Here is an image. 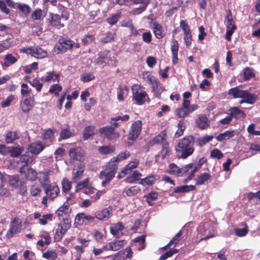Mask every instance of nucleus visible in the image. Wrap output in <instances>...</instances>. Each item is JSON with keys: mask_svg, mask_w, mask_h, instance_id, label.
I'll return each instance as SVG.
<instances>
[{"mask_svg": "<svg viewBox=\"0 0 260 260\" xmlns=\"http://www.w3.org/2000/svg\"><path fill=\"white\" fill-rule=\"evenodd\" d=\"M84 151L80 147L71 148L69 152L71 161H83L84 160Z\"/></svg>", "mask_w": 260, "mask_h": 260, "instance_id": "1a4fd4ad", "label": "nucleus"}, {"mask_svg": "<svg viewBox=\"0 0 260 260\" xmlns=\"http://www.w3.org/2000/svg\"><path fill=\"white\" fill-rule=\"evenodd\" d=\"M151 28L155 37L157 39H161L165 36V34L163 33L162 26L157 21H155L153 22Z\"/></svg>", "mask_w": 260, "mask_h": 260, "instance_id": "4be33fe9", "label": "nucleus"}, {"mask_svg": "<svg viewBox=\"0 0 260 260\" xmlns=\"http://www.w3.org/2000/svg\"><path fill=\"white\" fill-rule=\"evenodd\" d=\"M95 37L92 35H86L82 39V43L84 46H87L92 42L94 41Z\"/></svg>", "mask_w": 260, "mask_h": 260, "instance_id": "052dcab7", "label": "nucleus"}, {"mask_svg": "<svg viewBox=\"0 0 260 260\" xmlns=\"http://www.w3.org/2000/svg\"><path fill=\"white\" fill-rule=\"evenodd\" d=\"M24 149L21 147L11 146L10 149V155L13 157H17L21 155Z\"/></svg>", "mask_w": 260, "mask_h": 260, "instance_id": "37998d69", "label": "nucleus"}, {"mask_svg": "<svg viewBox=\"0 0 260 260\" xmlns=\"http://www.w3.org/2000/svg\"><path fill=\"white\" fill-rule=\"evenodd\" d=\"M151 86L155 97L159 99L160 98L161 92L165 90L164 87L161 86L158 80L151 85Z\"/></svg>", "mask_w": 260, "mask_h": 260, "instance_id": "473e14b6", "label": "nucleus"}, {"mask_svg": "<svg viewBox=\"0 0 260 260\" xmlns=\"http://www.w3.org/2000/svg\"><path fill=\"white\" fill-rule=\"evenodd\" d=\"M73 46L74 42L72 40L62 38L55 44L54 49L57 51V54L63 53L68 50L71 49Z\"/></svg>", "mask_w": 260, "mask_h": 260, "instance_id": "7ed1b4c3", "label": "nucleus"}, {"mask_svg": "<svg viewBox=\"0 0 260 260\" xmlns=\"http://www.w3.org/2000/svg\"><path fill=\"white\" fill-rule=\"evenodd\" d=\"M115 173L108 171H102L99 175V178L104 180L102 182V185L105 186L106 184L109 183L114 177Z\"/></svg>", "mask_w": 260, "mask_h": 260, "instance_id": "dca6fc26", "label": "nucleus"}, {"mask_svg": "<svg viewBox=\"0 0 260 260\" xmlns=\"http://www.w3.org/2000/svg\"><path fill=\"white\" fill-rule=\"evenodd\" d=\"M171 52L172 53V62L176 64L178 62V52L179 50V44L178 41L175 39L174 36L171 39Z\"/></svg>", "mask_w": 260, "mask_h": 260, "instance_id": "ddd939ff", "label": "nucleus"}, {"mask_svg": "<svg viewBox=\"0 0 260 260\" xmlns=\"http://www.w3.org/2000/svg\"><path fill=\"white\" fill-rule=\"evenodd\" d=\"M158 193L156 191H151L145 196L146 200L149 205H153V201L157 199Z\"/></svg>", "mask_w": 260, "mask_h": 260, "instance_id": "de8ad7c7", "label": "nucleus"}, {"mask_svg": "<svg viewBox=\"0 0 260 260\" xmlns=\"http://www.w3.org/2000/svg\"><path fill=\"white\" fill-rule=\"evenodd\" d=\"M69 207V205L64 203L56 211L55 215L59 219H64V217L70 212Z\"/></svg>", "mask_w": 260, "mask_h": 260, "instance_id": "a878e982", "label": "nucleus"}, {"mask_svg": "<svg viewBox=\"0 0 260 260\" xmlns=\"http://www.w3.org/2000/svg\"><path fill=\"white\" fill-rule=\"evenodd\" d=\"M159 178V176L157 175H151L142 179L138 183L144 186L146 185L151 186L153 185Z\"/></svg>", "mask_w": 260, "mask_h": 260, "instance_id": "412c9836", "label": "nucleus"}, {"mask_svg": "<svg viewBox=\"0 0 260 260\" xmlns=\"http://www.w3.org/2000/svg\"><path fill=\"white\" fill-rule=\"evenodd\" d=\"M124 226L122 222H118L110 228L111 233L116 238H119L123 235Z\"/></svg>", "mask_w": 260, "mask_h": 260, "instance_id": "f3484780", "label": "nucleus"}, {"mask_svg": "<svg viewBox=\"0 0 260 260\" xmlns=\"http://www.w3.org/2000/svg\"><path fill=\"white\" fill-rule=\"evenodd\" d=\"M7 3L5 0H0V11L2 13L6 14L9 15L10 13V10L7 6Z\"/></svg>", "mask_w": 260, "mask_h": 260, "instance_id": "338daca9", "label": "nucleus"}, {"mask_svg": "<svg viewBox=\"0 0 260 260\" xmlns=\"http://www.w3.org/2000/svg\"><path fill=\"white\" fill-rule=\"evenodd\" d=\"M126 243L125 240H117L110 242L112 251H117L124 246Z\"/></svg>", "mask_w": 260, "mask_h": 260, "instance_id": "ea45409f", "label": "nucleus"}, {"mask_svg": "<svg viewBox=\"0 0 260 260\" xmlns=\"http://www.w3.org/2000/svg\"><path fill=\"white\" fill-rule=\"evenodd\" d=\"M112 214V209L108 207L104 208L101 211L96 213L94 218L102 221H106L108 220Z\"/></svg>", "mask_w": 260, "mask_h": 260, "instance_id": "6ab92c4d", "label": "nucleus"}, {"mask_svg": "<svg viewBox=\"0 0 260 260\" xmlns=\"http://www.w3.org/2000/svg\"><path fill=\"white\" fill-rule=\"evenodd\" d=\"M89 183V180L88 178H86L83 181L79 182L75 186V192H79L84 188L87 189L92 188L91 187L88 186Z\"/></svg>", "mask_w": 260, "mask_h": 260, "instance_id": "79ce46f5", "label": "nucleus"}, {"mask_svg": "<svg viewBox=\"0 0 260 260\" xmlns=\"http://www.w3.org/2000/svg\"><path fill=\"white\" fill-rule=\"evenodd\" d=\"M22 224L20 219L14 217L12 220L10 228L6 233V236L7 238L12 237L15 234L19 233L21 232Z\"/></svg>", "mask_w": 260, "mask_h": 260, "instance_id": "0eeeda50", "label": "nucleus"}, {"mask_svg": "<svg viewBox=\"0 0 260 260\" xmlns=\"http://www.w3.org/2000/svg\"><path fill=\"white\" fill-rule=\"evenodd\" d=\"M19 172L21 174H24L25 178L31 181H34L38 178L37 172L31 168H24L20 167Z\"/></svg>", "mask_w": 260, "mask_h": 260, "instance_id": "9b49d317", "label": "nucleus"}, {"mask_svg": "<svg viewBox=\"0 0 260 260\" xmlns=\"http://www.w3.org/2000/svg\"><path fill=\"white\" fill-rule=\"evenodd\" d=\"M115 151V147L113 145H105L100 146L98 148L99 152L102 155L111 154Z\"/></svg>", "mask_w": 260, "mask_h": 260, "instance_id": "f704fd0d", "label": "nucleus"}, {"mask_svg": "<svg viewBox=\"0 0 260 260\" xmlns=\"http://www.w3.org/2000/svg\"><path fill=\"white\" fill-rule=\"evenodd\" d=\"M130 156V152L128 150H124L120 152L118 155L114 157L119 162L126 159Z\"/></svg>", "mask_w": 260, "mask_h": 260, "instance_id": "4d7b16f0", "label": "nucleus"}, {"mask_svg": "<svg viewBox=\"0 0 260 260\" xmlns=\"http://www.w3.org/2000/svg\"><path fill=\"white\" fill-rule=\"evenodd\" d=\"M207 161V159L206 157H202L201 158L197 165V166L193 169V170L190 172L191 174V175H195V173L202 167V165L205 163Z\"/></svg>", "mask_w": 260, "mask_h": 260, "instance_id": "bf43d9fd", "label": "nucleus"}, {"mask_svg": "<svg viewBox=\"0 0 260 260\" xmlns=\"http://www.w3.org/2000/svg\"><path fill=\"white\" fill-rule=\"evenodd\" d=\"M99 133L102 136H104L109 140L116 139L118 135L115 132L114 128L110 126H106L99 129Z\"/></svg>", "mask_w": 260, "mask_h": 260, "instance_id": "9d476101", "label": "nucleus"}, {"mask_svg": "<svg viewBox=\"0 0 260 260\" xmlns=\"http://www.w3.org/2000/svg\"><path fill=\"white\" fill-rule=\"evenodd\" d=\"M28 82L32 86L36 88V90L38 92H40L41 90L43 87V83L40 82L37 79H32L31 81H28Z\"/></svg>", "mask_w": 260, "mask_h": 260, "instance_id": "680f3d73", "label": "nucleus"}, {"mask_svg": "<svg viewBox=\"0 0 260 260\" xmlns=\"http://www.w3.org/2000/svg\"><path fill=\"white\" fill-rule=\"evenodd\" d=\"M230 112V116L233 118H235L236 119H240V118H245L246 117V114L244 112L241 110H240L237 107H233L231 108L229 110Z\"/></svg>", "mask_w": 260, "mask_h": 260, "instance_id": "5701e85b", "label": "nucleus"}, {"mask_svg": "<svg viewBox=\"0 0 260 260\" xmlns=\"http://www.w3.org/2000/svg\"><path fill=\"white\" fill-rule=\"evenodd\" d=\"M20 138L19 134L13 131H8L5 136V142L7 144H12Z\"/></svg>", "mask_w": 260, "mask_h": 260, "instance_id": "b1692460", "label": "nucleus"}, {"mask_svg": "<svg viewBox=\"0 0 260 260\" xmlns=\"http://www.w3.org/2000/svg\"><path fill=\"white\" fill-rule=\"evenodd\" d=\"M119 162L113 157L106 164V171L116 173L118 170V163Z\"/></svg>", "mask_w": 260, "mask_h": 260, "instance_id": "cd10ccee", "label": "nucleus"}, {"mask_svg": "<svg viewBox=\"0 0 260 260\" xmlns=\"http://www.w3.org/2000/svg\"><path fill=\"white\" fill-rule=\"evenodd\" d=\"M184 41L186 47L189 48L191 47L192 41L191 31L184 34Z\"/></svg>", "mask_w": 260, "mask_h": 260, "instance_id": "13d9d810", "label": "nucleus"}, {"mask_svg": "<svg viewBox=\"0 0 260 260\" xmlns=\"http://www.w3.org/2000/svg\"><path fill=\"white\" fill-rule=\"evenodd\" d=\"M133 252L130 247H127L125 249L120 250L115 254V257H119L125 255L127 258H131L132 257Z\"/></svg>", "mask_w": 260, "mask_h": 260, "instance_id": "09e8293b", "label": "nucleus"}, {"mask_svg": "<svg viewBox=\"0 0 260 260\" xmlns=\"http://www.w3.org/2000/svg\"><path fill=\"white\" fill-rule=\"evenodd\" d=\"M34 106V99L30 97L26 98L23 102L20 103V107L22 111L25 113H28Z\"/></svg>", "mask_w": 260, "mask_h": 260, "instance_id": "a211bd4d", "label": "nucleus"}, {"mask_svg": "<svg viewBox=\"0 0 260 260\" xmlns=\"http://www.w3.org/2000/svg\"><path fill=\"white\" fill-rule=\"evenodd\" d=\"M42 16V10L40 8L36 9L31 15V18L35 20H40Z\"/></svg>", "mask_w": 260, "mask_h": 260, "instance_id": "774afa93", "label": "nucleus"}, {"mask_svg": "<svg viewBox=\"0 0 260 260\" xmlns=\"http://www.w3.org/2000/svg\"><path fill=\"white\" fill-rule=\"evenodd\" d=\"M62 89V87L61 85L58 84H53L50 86L49 90V92L50 93H53L55 96L59 95V93Z\"/></svg>", "mask_w": 260, "mask_h": 260, "instance_id": "5fc2aeb1", "label": "nucleus"}, {"mask_svg": "<svg viewBox=\"0 0 260 260\" xmlns=\"http://www.w3.org/2000/svg\"><path fill=\"white\" fill-rule=\"evenodd\" d=\"M62 190L63 192H68L72 187V182L67 177H64L61 181Z\"/></svg>", "mask_w": 260, "mask_h": 260, "instance_id": "3c124183", "label": "nucleus"}, {"mask_svg": "<svg viewBox=\"0 0 260 260\" xmlns=\"http://www.w3.org/2000/svg\"><path fill=\"white\" fill-rule=\"evenodd\" d=\"M211 177L210 174L204 172L201 173L197 176L196 179V185H202L205 183L206 181L209 180Z\"/></svg>", "mask_w": 260, "mask_h": 260, "instance_id": "c756f323", "label": "nucleus"}, {"mask_svg": "<svg viewBox=\"0 0 260 260\" xmlns=\"http://www.w3.org/2000/svg\"><path fill=\"white\" fill-rule=\"evenodd\" d=\"M167 134L165 130L161 131L157 135L155 136L150 141V143L153 145L156 144H163L166 141Z\"/></svg>", "mask_w": 260, "mask_h": 260, "instance_id": "393cba45", "label": "nucleus"}, {"mask_svg": "<svg viewBox=\"0 0 260 260\" xmlns=\"http://www.w3.org/2000/svg\"><path fill=\"white\" fill-rule=\"evenodd\" d=\"M241 98L248 100V104H253L256 101L255 95L248 92L246 90H244L241 95Z\"/></svg>", "mask_w": 260, "mask_h": 260, "instance_id": "58836bf2", "label": "nucleus"}, {"mask_svg": "<svg viewBox=\"0 0 260 260\" xmlns=\"http://www.w3.org/2000/svg\"><path fill=\"white\" fill-rule=\"evenodd\" d=\"M141 189L139 187L133 186L125 190V193L128 197H132L136 195L140 191Z\"/></svg>", "mask_w": 260, "mask_h": 260, "instance_id": "6e6d98bb", "label": "nucleus"}, {"mask_svg": "<svg viewBox=\"0 0 260 260\" xmlns=\"http://www.w3.org/2000/svg\"><path fill=\"white\" fill-rule=\"evenodd\" d=\"M8 6L19 11L25 16H27L31 12V8L26 4L21 3H15L12 0H5Z\"/></svg>", "mask_w": 260, "mask_h": 260, "instance_id": "423d86ee", "label": "nucleus"}, {"mask_svg": "<svg viewBox=\"0 0 260 260\" xmlns=\"http://www.w3.org/2000/svg\"><path fill=\"white\" fill-rule=\"evenodd\" d=\"M49 22L50 25L58 28L64 26V24L61 22L60 16L57 14L50 13Z\"/></svg>", "mask_w": 260, "mask_h": 260, "instance_id": "4468645a", "label": "nucleus"}, {"mask_svg": "<svg viewBox=\"0 0 260 260\" xmlns=\"http://www.w3.org/2000/svg\"><path fill=\"white\" fill-rule=\"evenodd\" d=\"M213 138V137L212 136L206 135L203 138L198 139L196 141V143H197L198 145L202 147L205 145L206 143L211 141Z\"/></svg>", "mask_w": 260, "mask_h": 260, "instance_id": "864d4df0", "label": "nucleus"}, {"mask_svg": "<svg viewBox=\"0 0 260 260\" xmlns=\"http://www.w3.org/2000/svg\"><path fill=\"white\" fill-rule=\"evenodd\" d=\"M75 171V170L74 169L73 171L72 179L74 182H76L81 178L84 171V167L82 165L79 166L77 170L76 171Z\"/></svg>", "mask_w": 260, "mask_h": 260, "instance_id": "4c0bfd02", "label": "nucleus"}, {"mask_svg": "<svg viewBox=\"0 0 260 260\" xmlns=\"http://www.w3.org/2000/svg\"><path fill=\"white\" fill-rule=\"evenodd\" d=\"M194 137L192 135L184 137L179 141L176 150L181 152L182 158L185 159L193 154L194 151Z\"/></svg>", "mask_w": 260, "mask_h": 260, "instance_id": "f257e3e1", "label": "nucleus"}, {"mask_svg": "<svg viewBox=\"0 0 260 260\" xmlns=\"http://www.w3.org/2000/svg\"><path fill=\"white\" fill-rule=\"evenodd\" d=\"M42 256L49 260H55L57 257V254L54 250H48L44 252Z\"/></svg>", "mask_w": 260, "mask_h": 260, "instance_id": "603ef678", "label": "nucleus"}, {"mask_svg": "<svg viewBox=\"0 0 260 260\" xmlns=\"http://www.w3.org/2000/svg\"><path fill=\"white\" fill-rule=\"evenodd\" d=\"M47 52L40 47H32L31 56L37 58H43L46 57Z\"/></svg>", "mask_w": 260, "mask_h": 260, "instance_id": "c85d7f7f", "label": "nucleus"}, {"mask_svg": "<svg viewBox=\"0 0 260 260\" xmlns=\"http://www.w3.org/2000/svg\"><path fill=\"white\" fill-rule=\"evenodd\" d=\"M196 124L200 129H205L209 126V120L205 115H202L197 119Z\"/></svg>", "mask_w": 260, "mask_h": 260, "instance_id": "bb28decb", "label": "nucleus"}, {"mask_svg": "<svg viewBox=\"0 0 260 260\" xmlns=\"http://www.w3.org/2000/svg\"><path fill=\"white\" fill-rule=\"evenodd\" d=\"M74 135L73 132L71 131L70 127H68L60 131V138L61 139H67Z\"/></svg>", "mask_w": 260, "mask_h": 260, "instance_id": "8fccbe9b", "label": "nucleus"}, {"mask_svg": "<svg viewBox=\"0 0 260 260\" xmlns=\"http://www.w3.org/2000/svg\"><path fill=\"white\" fill-rule=\"evenodd\" d=\"M193 166V163H190L186 165H185L184 167L179 168V176H181L184 175L185 174H186L190 169L192 168Z\"/></svg>", "mask_w": 260, "mask_h": 260, "instance_id": "0e129e2a", "label": "nucleus"}, {"mask_svg": "<svg viewBox=\"0 0 260 260\" xmlns=\"http://www.w3.org/2000/svg\"><path fill=\"white\" fill-rule=\"evenodd\" d=\"M46 145L43 144L40 141H36L30 144L28 146V151L33 154H39L45 148Z\"/></svg>", "mask_w": 260, "mask_h": 260, "instance_id": "f8f14e48", "label": "nucleus"}, {"mask_svg": "<svg viewBox=\"0 0 260 260\" xmlns=\"http://www.w3.org/2000/svg\"><path fill=\"white\" fill-rule=\"evenodd\" d=\"M255 77V73L253 70L249 67H246L243 71V79L244 81H247L251 78Z\"/></svg>", "mask_w": 260, "mask_h": 260, "instance_id": "a18cd8bd", "label": "nucleus"}, {"mask_svg": "<svg viewBox=\"0 0 260 260\" xmlns=\"http://www.w3.org/2000/svg\"><path fill=\"white\" fill-rule=\"evenodd\" d=\"M55 132V129L50 128L46 129L42 135L43 139L48 140L49 142L52 143L54 139V134Z\"/></svg>", "mask_w": 260, "mask_h": 260, "instance_id": "a19ab883", "label": "nucleus"}, {"mask_svg": "<svg viewBox=\"0 0 260 260\" xmlns=\"http://www.w3.org/2000/svg\"><path fill=\"white\" fill-rule=\"evenodd\" d=\"M235 135V131H226L223 133H221L219 134L216 137V140L218 141L222 142L224 140H226L229 139L231 138H232Z\"/></svg>", "mask_w": 260, "mask_h": 260, "instance_id": "c9c22d12", "label": "nucleus"}, {"mask_svg": "<svg viewBox=\"0 0 260 260\" xmlns=\"http://www.w3.org/2000/svg\"><path fill=\"white\" fill-rule=\"evenodd\" d=\"M95 127L93 125H88L85 127L83 132V138L85 140L89 139L94 135Z\"/></svg>", "mask_w": 260, "mask_h": 260, "instance_id": "2f4dec72", "label": "nucleus"}, {"mask_svg": "<svg viewBox=\"0 0 260 260\" xmlns=\"http://www.w3.org/2000/svg\"><path fill=\"white\" fill-rule=\"evenodd\" d=\"M49 171H42L39 173V176L38 178L42 188H44L48 185L51 184L49 177Z\"/></svg>", "mask_w": 260, "mask_h": 260, "instance_id": "aec40b11", "label": "nucleus"}, {"mask_svg": "<svg viewBox=\"0 0 260 260\" xmlns=\"http://www.w3.org/2000/svg\"><path fill=\"white\" fill-rule=\"evenodd\" d=\"M132 99L138 105H142L147 101L150 102L148 94L141 85L135 84L132 87Z\"/></svg>", "mask_w": 260, "mask_h": 260, "instance_id": "f03ea898", "label": "nucleus"}, {"mask_svg": "<svg viewBox=\"0 0 260 260\" xmlns=\"http://www.w3.org/2000/svg\"><path fill=\"white\" fill-rule=\"evenodd\" d=\"M43 82H48L52 80L53 81H59V77L58 74H55L53 71L48 72L46 75L43 76L41 78Z\"/></svg>", "mask_w": 260, "mask_h": 260, "instance_id": "7c9ffc66", "label": "nucleus"}, {"mask_svg": "<svg viewBox=\"0 0 260 260\" xmlns=\"http://www.w3.org/2000/svg\"><path fill=\"white\" fill-rule=\"evenodd\" d=\"M244 90H240L238 87L231 88L229 90L228 94L232 95L234 99L241 98Z\"/></svg>", "mask_w": 260, "mask_h": 260, "instance_id": "49530a36", "label": "nucleus"}, {"mask_svg": "<svg viewBox=\"0 0 260 260\" xmlns=\"http://www.w3.org/2000/svg\"><path fill=\"white\" fill-rule=\"evenodd\" d=\"M196 188L194 185H182L175 188L173 192L175 193H183L194 190Z\"/></svg>", "mask_w": 260, "mask_h": 260, "instance_id": "e433bc0d", "label": "nucleus"}, {"mask_svg": "<svg viewBox=\"0 0 260 260\" xmlns=\"http://www.w3.org/2000/svg\"><path fill=\"white\" fill-rule=\"evenodd\" d=\"M43 188L50 200H54L60 192L59 188L56 183H51Z\"/></svg>", "mask_w": 260, "mask_h": 260, "instance_id": "6e6552de", "label": "nucleus"}, {"mask_svg": "<svg viewBox=\"0 0 260 260\" xmlns=\"http://www.w3.org/2000/svg\"><path fill=\"white\" fill-rule=\"evenodd\" d=\"M142 126V123L141 120H138L134 121L129 128L127 135L128 140L132 141L136 140L141 133Z\"/></svg>", "mask_w": 260, "mask_h": 260, "instance_id": "20e7f679", "label": "nucleus"}, {"mask_svg": "<svg viewBox=\"0 0 260 260\" xmlns=\"http://www.w3.org/2000/svg\"><path fill=\"white\" fill-rule=\"evenodd\" d=\"M110 52V51L108 50H104L98 53V57L95 60V63L98 65H102L106 63V60H108L109 64L111 63L112 65L116 66L117 60L115 58L112 59L109 56Z\"/></svg>", "mask_w": 260, "mask_h": 260, "instance_id": "39448f33", "label": "nucleus"}, {"mask_svg": "<svg viewBox=\"0 0 260 260\" xmlns=\"http://www.w3.org/2000/svg\"><path fill=\"white\" fill-rule=\"evenodd\" d=\"M171 150L169 147V144L165 142L161 146L160 154L162 159H168L170 155Z\"/></svg>", "mask_w": 260, "mask_h": 260, "instance_id": "72a5a7b5", "label": "nucleus"}, {"mask_svg": "<svg viewBox=\"0 0 260 260\" xmlns=\"http://www.w3.org/2000/svg\"><path fill=\"white\" fill-rule=\"evenodd\" d=\"M177 126L178 129L175 134V137L176 138H179L183 134L184 131L186 128L184 119L180 120L179 121Z\"/></svg>", "mask_w": 260, "mask_h": 260, "instance_id": "c03bdc74", "label": "nucleus"}, {"mask_svg": "<svg viewBox=\"0 0 260 260\" xmlns=\"http://www.w3.org/2000/svg\"><path fill=\"white\" fill-rule=\"evenodd\" d=\"M95 79V76L91 73H85L80 77V80L84 82H88Z\"/></svg>", "mask_w": 260, "mask_h": 260, "instance_id": "e2e57ef3", "label": "nucleus"}, {"mask_svg": "<svg viewBox=\"0 0 260 260\" xmlns=\"http://www.w3.org/2000/svg\"><path fill=\"white\" fill-rule=\"evenodd\" d=\"M210 156L212 158H215L219 159L223 157V154L220 150L215 148L211 151L210 153Z\"/></svg>", "mask_w": 260, "mask_h": 260, "instance_id": "69168bd1", "label": "nucleus"}, {"mask_svg": "<svg viewBox=\"0 0 260 260\" xmlns=\"http://www.w3.org/2000/svg\"><path fill=\"white\" fill-rule=\"evenodd\" d=\"M94 219V216H91L88 215H86L84 213H79L75 216L74 224L75 225V226L81 225L83 224L84 220H86L89 222H92Z\"/></svg>", "mask_w": 260, "mask_h": 260, "instance_id": "2eb2a0df", "label": "nucleus"}]
</instances>
